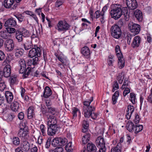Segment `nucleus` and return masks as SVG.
I'll return each instance as SVG.
<instances>
[{"mask_svg":"<svg viewBox=\"0 0 152 152\" xmlns=\"http://www.w3.org/2000/svg\"><path fill=\"white\" fill-rule=\"evenodd\" d=\"M121 7V5L119 4H115L112 5V10L110 12V15L112 18L117 20L123 15L126 21H128L130 16L128 8L127 7Z\"/></svg>","mask_w":152,"mask_h":152,"instance_id":"nucleus-1","label":"nucleus"},{"mask_svg":"<svg viewBox=\"0 0 152 152\" xmlns=\"http://www.w3.org/2000/svg\"><path fill=\"white\" fill-rule=\"evenodd\" d=\"M93 100V97H91L88 100H87L83 102V112L84 116L87 118L90 117L93 120L97 119L98 114L95 113V107L94 106L90 105L91 102Z\"/></svg>","mask_w":152,"mask_h":152,"instance_id":"nucleus-2","label":"nucleus"},{"mask_svg":"<svg viewBox=\"0 0 152 152\" xmlns=\"http://www.w3.org/2000/svg\"><path fill=\"white\" fill-rule=\"evenodd\" d=\"M47 118L48 120V134L50 136L54 135L59 129L57 124V120L54 116L47 114Z\"/></svg>","mask_w":152,"mask_h":152,"instance_id":"nucleus-3","label":"nucleus"},{"mask_svg":"<svg viewBox=\"0 0 152 152\" xmlns=\"http://www.w3.org/2000/svg\"><path fill=\"white\" fill-rule=\"evenodd\" d=\"M29 36V31L25 28L17 30L15 35V37L18 42H22L24 38Z\"/></svg>","mask_w":152,"mask_h":152,"instance_id":"nucleus-4","label":"nucleus"},{"mask_svg":"<svg viewBox=\"0 0 152 152\" xmlns=\"http://www.w3.org/2000/svg\"><path fill=\"white\" fill-rule=\"evenodd\" d=\"M115 51L116 56L118 58V66L120 69L123 68L125 65V61L123 57V54L121 52L119 45H117L115 47Z\"/></svg>","mask_w":152,"mask_h":152,"instance_id":"nucleus-5","label":"nucleus"},{"mask_svg":"<svg viewBox=\"0 0 152 152\" xmlns=\"http://www.w3.org/2000/svg\"><path fill=\"white\" fill-rule=\"evenodd\" d=\"M95 142L96 146L99 149V152H106L105 141L103 137L101 136L98 137Z\"/></svg>","mask_w":152,"mask_h":152,"instance_id":"nucleus-6","label":"nucleus"},{"mask_svg":"<svg viewBox=\"0 0 152 152\" xmlns=\"http://www.w3.org/2000/svg\"><path fill=\"white\" fill-rule=\"evenodd\" d=\"M39 47H38L37 45H34V47L29 51L28 54V56L32 58L34 57H40L42 54L41 49Z\"/></svg>","mask_w":152,"mask_h":152,"instance_id":"nucleus-7","label":"nucleus"},{"mask_svg":"<svg viewBox=\"0 0 152 152\" xmlns=\"http://www.w3.org/2000/svg\"><path fill=\"white\" fill-rule=\"evenodd\" d=\"M20 128L18 133V136L21 137L26 140L28 137V127L26 126L25 124L20 125Z\"/></svg>","mask_w":152,"mask_h":152,"instance_id":"nucleus-8","label":"nucleus"},{"mask_svg":"<svg viewBox=\"0 0 152 152\" xmlns=\"http://www.w3.org/2000/svg\"><path fill=\"white\" fill-rule=\"evenodd\" d=\"M67 140L64 137H58L53 139L51 141V145L54 147L64 145L67 142Z\"/></svg>","mask_w":152,"mask_h":152,"instance_id":"nucleus-9","label":"nucleus"},{"mask_svg":"<svg viewBox=\"0 0 152 152\" xmlns=\"http://www.w3.org/2000/svg\"><path fill=\"white\" fill-rule=\"evenodd\" d=\"M111 35L116 39L119 38L121 34L120 28L117 25L114 24L111 27L110 29Z\"/></svg>","mask_w":152,"mask_h":152,"instance_id":"nucleus-10","label":"nucleus"},{"mask_svg":"<svg viewBox=\"0 0 152 152\" xmlns=\"http://www.w3.org/2000/svg\"><path fill=\"white\" fill-rule=\"evenodd\" d=\"M4 45L5 50L8 52L14 50L17 46L13 39H11L6 40L4 42Z\"/></svg>","mask_w":152,"mask_h":152,"instance_id":"nucleus-11","label":"nucleus"},{"mask_svg":"<svg viewBox=\"0 0 152 152\" xmlns=\"http://www.w3.org/2000/svg\"><path fill=\"white\" fill-rule=\"evenodd\" d=\"M70 26V25L66 21L60 20L58 21L56 28L58 31H66L69 29Z\"/></svg>","mask_w":152,"mask_h":152,"instance_id":"nucleus-12","label":"nucleus"},{"mask_svg":"<svg viewBox=\"0 0 152 152\" xmlns=\"http://www.w3.org/2000/svg\"><path fill=\"white\" fill-rule=\"evenodd\" d=\"M129 29L134 34H138L140 30V26L138 24L134 23L133 22L130 23L128 25Z\"/></svg>","mask_w":152,"mask_h":152,"instance_id":"nucleus-13","label":"nucleus"},{"mask_svg":"<svg viewBox=\"0 0 152 152\" xmlns=\"http://www.w3.org/2000/svg\"><path fill=\"white\" fill-rule=\"evenodd\" d=\"M126 3L128 7L132 10H135L138 6L136 0H126Z\"/></svg>","mask_w":152,"mask_h":152,"instance_id":"nucleus-14","label":"nucleus"},{"mask_svg":"<svg viewBox=\"0 0 152 152\" xmlns=\"http://www.w3.org/2000/svg\"><path fill=\"white\" fill-rule=\"evenodd\" d=\"M16 20L13 18H8L5 22L4 26L5 27H16L17 26Z\"/></svg>","mask_w":152,"mask_h":152,"instance_id":"nucleus-15","label":"nucleus"},{"mask_svg":"<svg viewBox=\"0 0 152 152\" xmlns=\"http://www.w3.org/2000/svg\"><path fill=\"white\" fill-rule=\"evenodd\" d=\"M35 107L33 106H30L28 110L27 117L29 119H32L35 117L34 110Z\"/></svg>","mask_w":152,"mask_h":152,"instance_id":"nucleus-16","label":"nucleus"},{"mask_svg":"<svg viewBox=\"0 0 152 152\" xmlns=\"http://www.w3.org/2000/svg\"><path fill=\"white\" fill-rule=\"evenodd\" d=\"M3 70L4 77H8L10 76L11 73V66L10 64L5 66Z\"/></svg>","mask_w":152,"mask_h":152,"instance_id":"nucleus-17","label":"nucleus"},{"mask_svg":"<svg viewBox=\"0 0 152 152\" xmlns=\"http://www.w3.org/2000/svg\"><path fill=\"white\" fill-rule=\"evenodd\" d=\"M52 91L50 88L48 86H46L44 88L43 95H41V96L44 98H48L52 94Z\"/></svg>","mask_w":152,"mask_h":152,"instance_id":"nucleus-18","label":"nucleus"},{"mask_svg":"<svg viewBox=\"0 0 152 152\" xmlns=\"http://www.w3.org/2000/svg\"><path fill=\"white\" fill-rule=\"evenodd\" d=\"M81 53L86 58H88L90 57V51L89 48L85 46L82 48L81 51Z\"/></svg>","mask_w":152,"mask_h":152,"instance_id":"nucleus-19","label":"nucleus"},{"mask_svg":"<svg viewBox=\"0 0 152 152\" xmlns=\"http://www.w3.org/2000/svg\"><path fill=\"white\" fill-rule=\"evenodd\" d=\"M13 51L15 56L17 58H19L22 56L24 53L23 50L17 46H16Z\"/></svg>","mask_w":152,"mask_h":152,"instance_id":"nucleus-20","label":"nucleus"},{"mask_svg":"<svg viewBox=\"0 0 152 152\" xmlns=\"http://www.w3.org/2000/svg\"><path fill=\"white\" fill-rule=\"evenodd\" d=\"M34 66L32 68L30 67H28L27 68L26 67L24 68V70L23 71V72L22 73L20 72V70H19V73L20 74H23L22 77L23 78H27L31 72V68H34Z\"/></svg>","mask_w":152,"mask_h":152,"instance_id":"nucleus-21","label":"nucleus"},{"mask_svg":"<svg viewBox=\"0 0 152 152\" xmlns=\"http://www.w3.org/2000/svg\"><path fill=\"white\" fill-rule=\"evenodd\" d=\"M140 41L141 38L139 36H137L134 37L131 44L132 47L133 48L139 47Z\"/></svg>","mask_w":152,"mask_h":152,"instance_id":"nucleus-22","label":"nucleus"},{"mask_svg":"<svg viewBox=\"0 0 152 152\" xmlns=\"http://www.w3.org/2000/svg\"><path fill=\"white\" fill-rule=\"evenodd\" d=\"M134 15L137 20L141 22L142 20L143 16L142 12L138 10H136L134 12Z\"/></svg>","mask_w":152,"mask_h":152,"instance_id":"nucleus-23","label":"nucleus"},{"mask_svg":"<svg viewBox=\"0 0 152 152\" xmlns=\"http://www.w3.org/2000/svg\"><path fill=\"white\" fill-rule=\"evenodd\" d=\"M15 2V0H4L3 5L6 9L11 8Z\"/></svg>","mask_w":152,"mask_h":152,"instance_id":"nucleus-24","label":"nucleus"},{"mask_svg":"<svg viewBox=\"0 0 152 152\" xmlns=\"http://www.w3.org/2000/svg\"><path fill=\"white\" fill-rule=\"evenodd\" d=\"M87 150L88 152H96V148L95 145L92 142L88 143L87 145Z\"/></svg>","mask_w":152,"mask_h":152,"instance_id":"nucleus-25","label":"nucleus"},{"mask_svg":"<svg viewBox=\"0 0 152 152\" xmlns=\"http://www.w3.org/2000/svg\"><path fill=\"white\" fill-rule=\"evenodd\" d=\"M5 96L7 102L10 103L13 99V96L12 93L8 91H6Z\"/></svg>","mask_w":152,"mask_h":152,"instance_id":"nucleus-26","label":"nucleus"},{"mask_svg":"<svg viewBox=\"0 0 152 152\" xmlns=\"http://www.w3.org/2000/svg\"><path fill=\"white\" fill-rule=\"evenodd\" d=\"M21 148L22 151H27L30 149V144L27 141H24L22 143Z\"/></svg>","mask_w":152,"mask_h":152,"instance_id":"nucleus-27","label":"nucleus"},{"mask_svg":"<svg viewBox=\"0 0 152 152\" xmlns=\"http://www.w3.org/2000/svg\"><path fill=\"white\" fill-rule=\"evenodd\" d=\"M20 104L16 101H14L11 105V109L14 111H17L20 108Z\"/></svg>","mask_w":152,"mask_h":152,"instance_id":"nucleus-28","label":"nucleus"},{"mask_svg":"<svg viewBox=\"0 0 152 152\" xmlns=\"http://www.w3.org/2000/svg\"><path fill=\"white\" fill-rule=\"evenodd\" d=\"M91 134L89 133L85 134L82 138V144L85 145L89 141Z\"/></svg>","mask_w":152,"mask_h":152,"instance_id":"nucleus-29","label":"nucleus"},{"mask_svg":"<svg viewBox=\"0 0 152 152\" xmlns=\"http://www.w3.org/2000/svg\"><path fill=\"white\" fill-rule=\"evenodd\" d=\"M24 48L25 50H28L34 47V45L32 41H27L23 44Z\"/></svg>","mask_w":152,"mask_h":152,"instance_id":"nucleus-30","label":"nucleus"},{"mask_svg":"<svg viewBox=\"0 0 152 152\" xmlns=\"http://www.w3.org/2000/svg\"><path fill=\"white\" fill-rule=\"evenodd\" d=\"M58 60L62 63V66H67L69 64V60L66 58L63 57L62 56L59 58Z\"/></svg>","mask_w":152,"mask_h":152,"instance_id":"nucleus-31","label":"nucleus"},{"mask_svg":"<svg viewBox=\"0 0 152 152\" xmlns=\"http://www.w3.org/2000/svg\"><path fill=\"white\" fill-rule=\"evenodd\" d=\"M126 127L127 129L130 132H132L133 130L134 129V124L130 121H128Z\"/></svg>","mask_w":152,"mask_h":152,"instance_id":"nucleus-32","label":"nucleus"},{"mask_svg":"<svg viewBox=\"0 0 152 152\" xmlns=\"http://www.w3.org/2000/svg\"><path fill=\"white\" fill-rule=\"evenodd\" d=\"M47 109L48 112L53 115H57L58 113L57 109L53 107H47Z\"/></svg>","mask_w":152,"mask_h":152,"instance_id":"nucleus-33","label":"nucleus"},{"mask_svg":"<svg viewBox=\"0 0 152 152\" xmlns=\"http://www.w3.org/2000/svg\"><path fill=\"white\" fill-rule=\"evenodd\" d=\"M119 95V93L118 91H115L112 97V101L113 104H115L116 103Z\"/></svg>","mask_w":152,"mask_h":152,"instance_id":"nucleus-34","label":"nucleus"},{"mask_svg":"<svg viewBox=\"0 0 152 152\" xmlns=\"http://www.w3.org/2000/svg\"><path fill=\"white\" fill-rule=\"evenodd\" d=\"M82 125L83 128L82 132L84 133L86 132L88 130L89 126V124L88 121L86 120H84L83 122Z\"/></svg>","mask_w":152,"mask_h":152,"instance_id":"nucleus-35","label":"nucleus"},{"mask_svg":"<svg viewBox=\"0 0 152 152\" xmlns=\"http://www.w3.org/2000/svg\"><path fill=\"white\" fill-rule=\"evenodd\" d=\"M121 144L120 143H118L116 146L114 148H113L111 149V152H121Z\"/></svg>","mask_w":152,"mask_h":152,"instance_id":"nucleus-36","label":"nucleus"},{"mask_svg":"<svg viewBox=\"0 0 152 152\" xmlns=\"http://www.w3.org/2000/svg\"><path fill=\"white\" fill-rule=\"evenodd\" d=\"M19 65L20 67V72L22 73L23 72L24 68L26 67V65L25 60L23 59H21L19 61Z\"/></svg>","mask_w":152,"mask_h":152,"instance_id":"nucleus-37","label":"nucleus"},{"mask_svg":"<svg viewBox=\"0 0 152 152\" xmlns=\"http://www.w3.org/2000/svg\"><path fill=\"white\" fill-rule=\"evenodd\" d=\"M9 36L8 33L7 32L6 30H5L1 31L0 32V37H1L2 39H7Z\"/></svg>","mask_w":152,"mask_h":152,"instance_id":"nucleus-38","label":"nucleus"},{"mask_svg":"<svg viewBox=\"0 0 152 152\" xmlns=\"http://www.w3.org/2000/svg\"><path fill=\"white\" fill-rule=\"evenodd\" d=\"M136 96L134 93H130V101L133 104H134L136 103Z\"/></svg>","mask_w":152,"mask_h":152,"instance_id":"nucleus-39","label":"nucleus"},{"mask_svg":"<svg viewBox=\"0 0 152 152\" xmlns=\"http://www.w3.org/2000/svg\"><path fill=\"white\" fill-rule=\"evenodd\" d=\"M17 77V75H14L10 77L9 80L10 85H13L15 83Z\"/></svg>","mask_w":152,"mask_h":152,"instance_id":"nucleus-40","label":"nucleus"},{"mask_svg":"<svg viewBox=\"0 0 152 152\" xmlns=\"http://www.w3.org/2000/svg\"><path fill=\"white\" fill-rule=\"evenodd\" d=\"M12 142L14 145L18 146L20 143V139L18 137H14L12 139Z\"/></svg>","mask_w":152,"mask_h":152,"instance_id":"nucleus-41","label":"nucleus"},{"mask_svg":"<svg viewBox=\"0 0 152 152\" xmlns=\"http://www.w3.org/2000/svg\"><path fill=\"white\" fill-rule=\"evenodd\" d=\"M14 16L18 19L19 22H20L23 21L24 19V17L21 14H16Z\"/></svg>","mask_w":152,"mask_h":152,"instance_id":"nucleus-42","label":"nucleus"},{"mask_svg":"<svg viewBox=\"0 0 152 152\" xmlns=\"http://www.w3.org/2000/svg\"><path fill=\"white\" fill-rule=\"evenodd\" d=\"M72 142H69L65 146V149L66 151H70L72 152L73 151V149L72 147Z\"/></svg>","mask_w":152,"mask_h":152,"instance_id":"nucleus-43","label":"nucleus"},{"mask_svg":"<svg viewBox=\"0 0 152 152\" xmlns=\"http://www.w3.org/2000/svg\"><path fill=\"white\" fill-rule=\"evenodd\" d=\"M6 88L4 81L2 79H0V90L3 91Z\"/></svg>","mask_w":152,"mask_h":152,"instance_id":"nucleus-44","label":"nucleus"},{"mask_svg":"<svg viewBox=\"0 0 152 152\" xmlns=\"http://www.w3.org/2000/svg\"><path fill=\"white\" fill-rule=\"evenodd\" d=\"M134 108L133 106L129 105L127 106L126 112H129L132 114L134 112Z\"/></svg>","mask_w":152,"mask_h":152,"instance_id":"nucleus-45","label":"nucleus"},{"mask_svg":"<svg viewBox=\"0 0 152 152\" xmlns=\"http://www.w3.org/2000/svg\"><path fill=\"white\" fill-rule=\"evenodd\" d=\"M119 88V85L117 81L116 80L114 81L113 86L112 92H114L115 90L118 89Z\"/></svg>","mask_w":152,"mask_h":152,"instance_id":"nucleus-46","label":"nucleus"},{"mask_svg":"<svg viewBox=\"0 0 152 152\" xmlns=\"http://www.w3.org/2000/svg\"><path fill=\"white\" fill-rule=\"evenodd\" d=\"M129 81H128V79L125 78L124 80V81L123 85H122L121 88L122 90H124L126 87H128L129 86Z\"/></svg>","mask_w":152,"mask_h":152,"instance_id":"nucleus-47","label":"nucleus"},{"mask_svg":"<svg viewBox=\"0 0 152 152\" xmlns=\"http://www.w3.org/2000/svg\"><path fill=\"white\" fill-rule=\"evenodd\" d=\"M6 30L8 33L10 34H12L15 32L16 33V30L15 28L10 27H8L6 28Z\"/></svg>","mask_w":152,"mask_h":152,"instance_id":"nucleus-48","label":"nucleus"},{"mask_svg":"<svg viewBox=\"0 0 152 152\" xmlns=\"http://www.w3.org/2000/svg\"><path fill=\"white\" fill-rule=\"evenodd\" d=\"M135 128V133L137 134L142 130L143 126L142 125H137L136 126Z\"/></svg>","mask_w":152,"mask_h":152,"instance_id":"nucleus-49","label":"nucleus"},{"mask_svg":"<svg viewBox=\"0 0 152 152\" xmlns=\"http://www.w3.org/2000/svg\"><path fill=\"white\" fill-rule=\"evenodd\" d=\"M72 113L74 117H76L77 115V113L78 112L80 113L79 110L76 107H74L72 108Z\"/></svg>","mask_w":152,"mask_h":152,"instance_id":"nucleus-50","label":"nucleus"},{"mask_svg":"<svg viewBox=\"0 0 152 152\" xmlns=\"http://www.w3.org/2000/svg\"><path fill=\"white\" fill-rule=\"evenodd\" d=\"M63 148L60 147H56L54 149L50 150V152H63Z\"/></svg>","mask_w":152,"mask_h":152,"instance_id":"nucleus-51","label":"nucleus"},{"mask_svg":"<svg viewBox=\"0 0 152 152\" xmlns=\"http://www.w3.org/2000/svg\"><path fill=\"white\" fill-rule=\"evenodd\" d=\"M64 2V0H57L55 4L56 7H59L62 5Z\"/></svg>","mask_w":152,"mask_h":152,"instance_id":"nucleus-52","label":"nucleus"},{"mask_svg":"<svg viewBox=\"0 0 152 152\" xmlns=\"http://www.w3.org/2000/svg\"><path fill=\"white\" fill-rule=\"evenodd\" d=\"M38 57L39 56H36L34 58L31 59L33 65L34 66L38 64L39 59Z\"/></svg>","mask_w":152,"mask_h":152,"instance_id":"nucleus-53","label":"nucleus"},{"mask_svg":"<svg viewBox=\"0 0 152 152\" xmlns=\"http://www.w3.org/2000/svg\"><path fill=\"white\" fill-rule=\"evenodd\" d=\"M124 72L122 71L121 73L118 74V75L117 77V79L118 80L119 79L121 80H124Z\"/></svg>","mask_w":152,"mask_h":152,"instance_id":"nucleus-54","label":"nucleus"},{"mask_svg":"<svg viewBox=\"0 0 152 152\" xmlns=\"http://www.w3.org/2000/svg\"><path fill=\"white\" fill-rule=\"evenodd\" d=\"M40 127L41 133L43 135H44L45 134L46 128L43 124H41Z\"/></svg>","mask_w":152,"mask_h":152,"instance_id":"nucleus-55","label":"nucleus"},{"mask_svg":"<svg viewBox=\"0 0 152 152\" xmlns=\"http://www.w3.org/2000/svg\"><path fill=\"white\" fill-rule=\"evenodd\" d=\"M38 36V32L36 29L35 30H33L32 32V34L31 36V38L34 39L37 38Z\"/></svg>","mask_w":152,"mask_h":152,"instance_id":"nucleus-56","label":"nucleus"},{"mask_svg":"<svg viewBox=\"0 0 152 152\" xmlns=\"http://www.w3.org/2000/svg\"><path fill=\"white\" fill-rule=\"evenodd\" d=\"M140 118L138 114L136 113L135 114V118L134 120V123L135 124L138 123L140 121Z\"/></svg>","mask_w":152,"mask_h":152,"instance_id":"nucleus-57","label":"nucleus"},{"mask_svg":"<svg viewBox=\"0 0 152 152\" xmlns=\"http://www.w3.org/2000/svg\"><path fill=\"white\" fill-rule=\"evenodd\" d=\"M46 98V99L45 100L46 105L47 107H48L51 106L52 104V103L51 100L49 98V97Z\"/></svg>","mask_w":152,"mask_h":152,"instance_id":"nucleus-58","label":"nucleus"},{"mask_svg":"<svg viewBox=\"0 0 152 152\" xmlns=\"http://www.w3.org/2000/svg\"><path fill=\"white\" fill-rule=\"evenodd\" d=\"M41 111L42 114L46 115L47 116V108L45 106H42L41 107Z\"/></svg>","mask_w":152,"mask_h":152,"instance_id":"nucleus-59","label":"nucleus"},{"mask_svg":"<svg viewBox=\"0 0 152 152\" xmlns=\"http://www.w3.org/2000/svg\"><path fill=\"white\" fill-rule=\"evenodd\" d=\"M5 57V55L4 53L1 50H0V61L4 60Z\"/></svg>","mask_w":152,"mask_h":152,"instance_id":"nucleus-60","label":"nucleus"},{"mask_svg":"<svg viewBox=\"0 0 152 152\" xmlns=\"http://www.w3.org/2000/svg\"><path fill=\"white\" fill-rule=\"evenodd\" d=\"M125 90L123 91V95L125 96L128 94L130 92V89L128 87H125Z\"/></svg>","mask_w":152,"mask_h":152,"instance_id":"nucleus-61","label":"nucleus"},{"mask_svg":"<svg viewBox=\"0 0 152 152\" xmlns=\"http://www.w3.org/2000/svg\"><path fill=\"white\" fill-rule=\"evenodd\" d=\"M51 138H48L47 139L45 145V147L46 148H49L51 144Z\"/></svg>","mask_w":152,"mask_h":152,"instance_id":"nucleus-62","label":"nucleus"},{"mask_svg":"<svg viewBox=\"0 0 152 152\" xmlns=\"http://www.w3.org/2000/svg\"><path fill=\"white\" fill-rule=\"evenodd\" d=\"M94 15H96L95 18L98 19L99 18L101 15V12L100 11L98 10L95 12Z\"/></svg>","mask_w":152,"mask_h":152,"instance_id":"nucleus-63","label":"nucleus"},{"mask_svg":"<svg viewBox=\"0 0 152 152\" xmlns=\"http://www.w3.org/2000/svg\"><path fill=\"white\" fill-rule=\"evenodd\" d=\"M114 60L111 57H109L108 61V64L110 66H113V63Z\"/></svg>","mask_w":152,"mask_h":152,"instance_id":"nucleus-64","label":"nucleus"}]
</instances>
